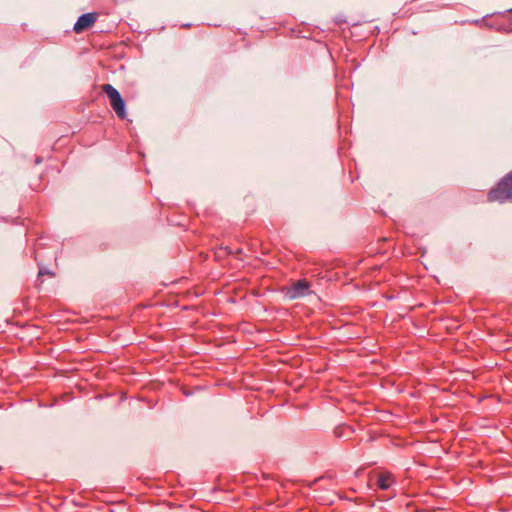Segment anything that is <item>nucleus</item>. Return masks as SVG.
I'll return each instance as SVG.
<instances>
[{"label": "nucleus", "instance_id": "f257e3e1", "mask_svg": "<svg viewBox=\"0 0 512 512\" xmlns=\"http://www.w3.org/2000/svg\"><path fill=\"white\" fill-rule=\"evenodd\" d=\"M487 199L489 202L499 203L512 201V171L502 177L496 187L489 191Z\"/></svg>", "mask_w": 512, "mask_h": 512}, {"label": "nucleus", "instance_id": "f03ea898", "mask_svg": "<svg viewBox=\"0 0 512 512\" xmlns=\"http://www.w3.org/2000/svg\"><path fill=\"white\" fill-rule=\"evenodd\" d=\"M102 91L107 95L110 105L120 119L126 118L125 102L119 91L111 84L102 85Z\"/></svg>", "mask_w": 512, "mask_h": 512}, {"label": "nucleus", "instance_id": "7ed1b4c3", "mask_svg": "<svg viewBox=\"0 0 512 512\" xmlns=\"http://www.w3.org/2000/svg\"><path fill=\"white\" fill-rule=\"evenodd\" d=\"M310 288L311 285L306 279H300L286 287L284 294L288 299L294 300L309 295L311 293Z\"/></svg>", "mask_w": 512, "mask_h": 512}, {"label": "nucleus", "instance_id": "20e7f679", "mask_svg": "<svg viewBox=\"0 0 512 512\" xmlns=\"http://www.w3.org/2000/svg\"><path fill=\"white\" fill-rule=\"evenodd\" d=\"M97 20V14L94 12L85 13L78 17L74 24L73 30L76 33H81L84 30L90 28Z\"/></svg>", "mask_w": 512, "mask_h": 512}, {"label": "nucleus", "instance_id": "39448f33", "mask_svg": "<svg viewBox=\"0 0 512 512\" xmlns=\"http://www.w3.org/2000/svg\"><path fill=\"white\" fill-rule=\"evenodd\" d=\"M394 483V477L390 473L380 474L377 480L378 487L381 490H388Z\"/></svg>", "mask_w": 512, "mask_h": 512}, {"label": "nucleus", "instance_id": "423d86ee", "mask_svg": "<svg viewBox=\"0 0 512 512\" xmlns=\"http://www.w3.org/2000/svg\"><path fill=\"white\" fill-rule=\"evenodd\" d=\"M241 252H242V250H241V249H237L236 251H232L231 249H228V248H227V253H229V254H233V253L240 254Z\"/></svg>", "mask_w": 512, "mask_h": 512}, {"label": "nucleus", "instance_id": "0eeeda50", "mask_svg": "<svg viewBox=\"0 0 512 512\" xmlns=\"http://www.w3.org/2000/svg\"><path fill=\"white\" fill-rule=\"evenodd\" d=\"M35 162H36V164H39V163H41V159L37 158Z\"/></svg>", "mask_w": 512, "mask_h": 512}, {"label": "nucleus", "instance_id": "6e6552de", "mask_svg": "<svg viewBox=\"0 0 512 512\" xmlns=\"http://www.w3.org/2000/svg\"><path fill=\"white\" fill-rule=\"evenodd\" d=\"M508 14L512 13V8L507 11Z\"/></svg>", "mask_w": 512, "mask_h": 512}]
</instances>
